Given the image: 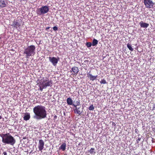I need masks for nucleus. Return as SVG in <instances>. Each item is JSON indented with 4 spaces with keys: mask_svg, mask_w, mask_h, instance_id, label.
Masks as SVG:
<instances>
[{
    "mask_svg": "<svg viewBox=\"0 0 155 155\" xmlns=\"http://www.w3.org/2000/svg\"><path fill=\"white\" fill-rule=\"evenodd\" d=\"M34 115L33 118L36 120H41L47 117L45 107L41 105L35 106L33 109Z\"/></svg>",
    "mask_w": 155,
    "mask_h": 155,
    "instance_id": "f257e3e1",
    "label": "nucleus"
},
{
    "mask_svg": "<svg viewBox=\"0 0 155 155\" xmlns=\"http://www.w3.org/2000/svg\"><path fill=\"white\" fill-rule=\"evenodd\" d=\"M0 136L2 138V142L5 144H9L12 146L16 143V140L9 133L6 134H2Z\"/></svg>",
    "mask_w": 155,
    "mask_h": 155,
    "instance_id": "f03ea898",
    "label": "nucleus"
},
{
    "mask_svg": "<svg viewBox=\"0 0 155 155\" xmlns=\"http://www.w3.org/2000/svg\"><path fill=\"white\" fill-rule=\"evenodd\" d=\"M35 45H31L28 46L27 48L24 49L23 54L25 55L26 58H28L32 54H35Z\"/></svg>",
    "mask_w": 155,
    "mask_h": 155,
    "instance_id": "7ed1b4c3",
    "label": "nucleus"
},
{
    "mask_svg": "<svg viewBox=\"0 0 155 155\" xmlns=\"http://www.w3.org/2000/svg\"><path fill=\"white\" fill-rule=\"evenodd\" d=\"M40 84L42 85L46 88L48 87H51L53 82L51 79H49L47 78H43L40 82Z\"/></svg>",
    "mask_w": 155,
    "mask_h": 155,
    "instance_id": "20e7f679",
    "label": "nucleus"
},
{
    "mask_svg": "<svg viewBox=\"0 0 155 155\" xmlns=\"http://www.w3.org/2000/svg\"><path fill=\"white\" fill-rule=\"evenodd\" d=\"M49 10L48 7V6L45 5L38 8L36 10V12L38 15H41L47 13Z\"/></svg>",
    "mask_w": 155,
    "mask_h": 155,
    "instance_id": "39448f33",
    "label": "nucleus"
},
{
    "mask_svg": "<svg viewBox=\"0 0 155 155\" xmlns=\"http://www.w3.org/2000/svg\"><path fill=\"white\" fill-rule=\"evenodd\" d=\"M48 59L49 61L51 62L53 65L54 66H56L57 65V64L60 60V58L58 57L57 58L54 57H49Z\"/></svg>",
    "mask_w": 155,
    "mask_h": 155,
    "instance_id": "423d86ee",
    "label": "nucleus"
},
{
    "mask_svg": "<svg viewBox=\"0 0 155 155\" xmlns=\"http://www.w3.org/2000/svg\"><path fill=\"white\" fill-rule=\"evenodd\" d=\"M143 3L147 8H152L154 4V3L151 0H147L143 2Z\"/></svg>",
    "mask_w": 155,
    "mask_h": 155,
    "instance_id": "0eeeda50",
    "label": "nucleus"
},
{
    "mask_svg": "<svg viewBox=\"0 0 155 155\" xmlns=\"http://www.w3.org/2000/svg\"><path fill=\"white\" fill-rule=\"evenodd\" d=\"M73 106L75 108L74 109V111L75 114H78L79 115H81L83 112L84 107H83L81 109H80V107H77V106L75 105H73Z\"/></svg>",
    "mask_w": 155,
    "mask_h": 155,
    "instance_id": "6e6552de",
    "label": "nucleus"
},
{
    "mask_svg": "<svg viewBox=\"0 0 155 155\" xmlns=\"http://www.w3.org/2000/svg\"><path fill=\"white\" fill-rule=\"evenodd\" d=\"M21 23L20 22H18V20H14L13 22V23L11 25V26L13 28H15L18 30L20 28V26L21 25Z\"/></svg>",
    "mask_w": 155,
    "mask_h": 155,
    "instance_id": "1a4fd4ad",
    "label": "nucleus"
},
{
    "mask_svg": "<svg viewBox=\"0 0 155 155\" xmlns=\"http://www.w3.org/2000/svg\"><path fill=\"white\" fill-rule=\"evenodd\" d=\"M44 145V143L43 140H39L38 146L39 151H42V150L43 149Z\"/></svg>",
    "mask_w": 155,
    "mask_h": 155,
    "instance_id": "9d476101",
    "label": "nucleus"
},
{
    "mask_svg": "<svg viewBox=\"0 0 155 155\" xmlns=\"http://www.w3.org/2000/svg\"><path fill=\"white\" fill-rule=\"evenodd\" d=\"M79 71V69L78 67L76 66H74L73 67L71 70V72H73L74 74H77Z\"/></svg>",
    "mask_w": 155,
    "mask_h": 155,
    "instance_id": "9b49d317",
    "label": "nucleus"
},
{
    "mask_svg": "<svg viewBox=\"0 0 155 155\" xmlns=\"http://www.w3.org/2000/svg\"><path fill=\"white\" fill-rule=\"evenodd\" d=\"M87 77L89 78L90 80L92 81L96 80L97 77V75L96 76H93L90 73V72L87 73Z\"/></svg>",
    "mask_w": 155,
    "mask_h": 155,
    "instance_id": "f8f14e48",
    "label": "nucleus"
},
{
    "mask_svg": "<svg viewBox=\"0 0 155 155\" xmlns=\"http://www.w3.org/2000/svg\"><path fill=\"white\" fill-rule=\"evenodd\" d=\"M139 24L141 28H146L147 27H148L149 25V24H148L142 21H141L139 23Z\"/></svg>",
    "mask_w": 155,
    "mask_h": 155,
    "instance_id": "ddd939ff",
    "label": "nucleus"
},
{
    "mask_svg": "<svg viewBox=\"0 0 155 155\" xmlns=\"http://www.w3.org/2000/svg\"><path fill=\"white\" fill-rule=\"evenodd\" d=\"M67 103L69 105H75L73 104V101L72 100L70 97L68 98L67 99Z\"/></svg>",
    "mask_w": 155,
    "mask_h": 155,
    "instance_id": "4468645a",
    "label": "nucleus"
},
{
    "mask_svg": "<svg viewBox=\"0 0 155 155\" xmlns=\"http://www.w3.org/2000/svg\"><path fill=\"white\" fill-rule=\"evenodd\" d=\"M30 117V114L28 113H26L25 114L24 117V120H25L27 121L29 120Z\"/></svg>",
    "mask_w": 155,
    "mask_h": 155,
    "instance_id": "2eb2a0df",
    "label": "nucleus"
},
{
    "mask_svg": "<svg viewBox=\"0 0 155 155\" xmlns=\"http://www.w3.org/2000/svg\"><path fill=\"white\" fill-rule=\"evenodd\" d=\"M6 4L5 0H0V7L3 8L6 7Z\"/></svg>",
    "mask_w": 155,
    "mask_h": 155,
    "instance_id": "dca6fc26",
    "label": "nucleus"
},
{
    "mask_svg": "<svg viewBox=\"0 0 155 155\" xmlns=\"http://www.w3.org/2000/svg\"><path fill=\"white\" fill-rule=\"evenodd\" d=\"M66 144L65 143H64L61 146L59 147L60 149H61L63 151H64L66 149Z\"/></svg>",
    "mask_w": 155,
    "mask_h": 155,
    "instance_id": "f3484780",
    "label": "nucleus"
},
{
    "mask_svg": "<svg viewBox=\"0 0 155 155\" xmlns=\"http://www.w3.org/2000/svg\"><path fill=\"white\" fill-rule=\"evenodd\" d=\"M98 43V41L97 40H96L95 39H94L93 40L92 43V45L93 46H95Z\"/></svg>",
    "mask_w": 155,
    "mask_h": 155,
    "instance_id": "a211bd4d",
    "label": "nucleus"
},
{
    "mask_svg": "<svg viewBox=\"0 0 155 155\" xmlns=\"http://www.w3.org/2000/svg\"><path fill=\"white\" fill-rule=\"evenodd\" d=\"M127 46L130 51H133L134 49L132 47L130 43H128L127 45Z\"/></svg>",
    "mask_w": 155,
    "mask_h": 155,
    "instance_id": "6ab92c4d",
    "label": "nucleus"
},
{
    "mask_svg": "<svg viewBox=\"0 0 155 155\" xmlns=\"http://www.w3.org/2000/svg\"><path fill=\"white\" fill-rule=\"evenodd\" d=\"M39 90L41 91H42L43 89H46V88L42 85H41L40 84V85L39 86Z\"/></svg>",
    "mask_w": 155,
    "mask_h": 155,
    "instance_id": "aec40b11",
    "label": "nucleus"
},
{
    "mask_svg": "<svg viewBox=\"0 0 155 155\" xmlns=\"http://www.w3.org/2000/svg\"><path fill=\"white\" fill-rule=\"evenodd\" d=\"M76 104H75V105L76 106H81V105L80 103V101L79 99H78V100L76 101Z\"/></svg>",
    "mask_w": 155,
    "mask_h": 155,
    "instance_id": "412c9836",
    "label": "nucleus"
},
{
    "mask_svg": "<svg viewBox=\"0 0 155 155\" xmlns=\"http://www.w3.org/2000/svg\"><path fill=\"white\" fill-rule=\"evenodd\" d=\"M88 109L89 110H93L94 109V107L93 106V105L92 104L90 106Z\"/></svg>",
    "mask_w": 155,
    "mask_h": 155,
    "instance_id": "4be33fe9",
    "label": "nucleus"
},
{
    "mask_svg": "<svg viewBox=\"0 0 155 155\" xmlns=\"http://www.w3.org/2000/svg\"><path fill=\"white\" fill-rule=\"evenodd\" d=\"M100 83L101 84H106L107 83V82H106V81L104 79H102L101 80V81H100Z\"/></svg>",
    "mask_w": 155,
    "mask_h": 155,
    "instance_id": "5701e85b",
    "label": "nucleus"
},
{
    "mask_svg": "<svg viewBox=\"0 0 155 155\" xmlns=\"http://www.w3.org/2000/svg\"><path fill=\"white\" fill-rule=\"evenodd\" d=\"M86 45L87 47L89 48L92 45V44L91 42H87Z\"/></svg>",
    "mask_w": 155,
    "mask_h": 155,
    "instance_id": "b1692460",
    "label": "nucleus"
},
{
    "mask_svg": "<svg viewBox=\"0 0 155 155\" xmlns=\"http://www.w3.org/2000/svg\"><path fill=\"white\" fill-rule=\"evenodd\" d=\"M94 148H91L89 150V152L90 153H92L94 152Z\"/></svg>",
    "mask_w": 155,
    "mask_h": 155,
    "instance_id": "393cba45",
    "label": "nucleus"
},
{
    "mask_svg": "<svg viewBox=\"0 0 155 155\" xmlns=\"http://www.w3.org/2000/svg\"><path fill=\"white\" fill-rule=\"evenodd\" d=\"M53 28V30L55 31H56L58 30V28L56 26H54Z\"/></svg>",
    "mask_w": 155,
    "mask_h": 155,
    "instance_id": "a878e982",
    "label": "nucleus"
},
{
    "mask_svg": "<svg viewBox=\"0 0 155 155\" xmlns=\"http://www.w3.org/2000/svg\"><path fill=\"white\" fill-rule=\"evenodd\" d=\"M141 138L140 137H138L137 140V143H139V142Z\"/></svg>",
    "mask_w": 155,
    "mask_h": 155,
    "instance_id": "bb28decb",
    "label": "nucleus"
},
{
    "mask_svg": "<svg viewBox=\"0 0 155 155\" xmlns=\"http://www.w3.org/2000/svg\"><path fill=\"white\" fill-rule=\"evenodd\" d=\"M152 110H155V104H154L153 105V107Z\"/></svg>",
    "mask_w": 155,
    "mask_h": 155,
    "instance_id": "cd10ccee",
    "label": "nucleus"
},
{
    "mask_svg": "<svg viewBox=\"0 0 155 155\" xmlns=\"http://www.w3.org/2000/svg\"><path fill=\"white\" fill-rule=\"evenodd\" d=\"M50 27H47L46 28H45V30L46 31H48V29H49V28H50Z\"/></svg>",
    "mask_w": 155,
    "mask_h": 155,
    "instance_id": "c85d7f7f",
    "label": "nucleus"
},
{
    "mask_svg": "<svg viewBox=\"0 0 155 155\" xmlns=\"http://www.w3.org/2000/svg\"><path fill=\"white\" fill-rule=\"evenodd\" d=\"M57 117L56 115H55L54 117V120H55L57 118Z\"/></svg>",
    "mask_w": 155,
    "mask_h": 155,
    "instance_id": "c756f323",
    "label": "nucleus"
},
{
    "mask_svg": "<svg viewBox=\"0 0 155 155\" xmlns=\"http://www.w3.org/2000/svg\"><path fill=\"white\" fill-rule=\"evenodd\" d=\"M112 125L113 126H116V124H115V123L114 122H112Z\"/></svg>",
    "mask_w": 155,
    "mask_h": 155,
    "instance_id": "7c9ffc66",
    "label": "nucleus"
},
{
    "mask_svg": "<svg viewBox=\"0 0 155 155\" xmlns=\"http://www.w3.org/2000/svg\"><path fill=\"white\" fill-rule=\"evenodd\" d=\"M3 154L4 155H7V153L6 152H4L3 153Z\"/></svg>",
    "mask_w": 155,
    "mask_h": 155,
    "instance_id": "2f4dec72",
    "label": "nucleus"
},
{
    "mask_svg": "<svg viewBox=\"0 0 155 155\" xmlns=\"http://www.w3.org/2000/svg\"><path fill=\"white\" fill-rule=\"evenodd\" d=\"M2 118V117L1 116H0V119H1Z\"/></svg>",
    "mask_w": 155,
    "mask_h": 155,
    "instance_id": "473e14b6",
    "label": "nucleus"
},
{
    "mask_svg": "<svg viewBox=\"0 0 155 155\" xmlns=\"http://www.w3.org/2000/svg\"><path fill=\"white\" fill-rule=\"evenodd\" d=\"M2 38L1 36L0 35V39Z\"/></svg>",
    "mask_w": 155,
    "mask_h": 155,
    "instance_id": "72a5a7b5",
    "label": "nucleus"
},
{
    "mask_svg": "<svg viewBox=\"0 0 155 155\" xmlns=\"http://www.w3.org/2000/svg\"><path fill=\"white\" fill-rule=\"evenodd\" d=\"M80 143H79L78 144V145H80Z\"/></svg>",
    "mask_w": 155,
    "mask_h": 155,
    "instance_id": "f704fd0d",
    "label": "nucleus"
},
{
    "mask_svg": "<svg viewBox=\"0 0 155 155\" xmlns=\"http://www.w3.org/2000/svg\"><path fill=\"white\" fill-rule=\"evenodd\" d=\"M87 61V62H88V61Z\"/></svg>",
    "mask_w": 155,
    "mask_h": 155,
    "instance_id": "c9c22d12",
    "label": "nucleus"
}]
</instances>
